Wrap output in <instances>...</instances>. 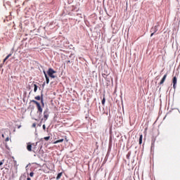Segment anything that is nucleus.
<instances>
[{
  "label": "nucleus",
  "mask_w": 180,
  "mask_h": 180,
  "mask_svg": "<svg viewBox=\"0 0 180 180\" xmlns=\"http://www.w3.org/2000/svg\"><path fill=\"white\" fill-rule=\"evenodd\" d=\"M47 74L51 78H56V76L53 75L54 74H56V71H54V70H53L52 68L49 69Z\"/></svg>",
  "instance_id": "nucleus-1"
},
{
  "label": "nucleus",
  "mask_w": 180,
  "mask_h": 180,
  "mask_svg": "<svg viewBox=\"0 0 180 180\" xmlns=\"http://www.w3.org/2000/svg\"><path fill=\"white\" fill-rule=\"evenodd\" d=\"M31 102H32V103H34L35 105H37V108L39 112H43V109H41V106L40 105L39 102H37L36 100H32Z\"/></svg>",
  "instance_id": "nucleus-2"
},
{
  "label": "nucleus",
  "mask_w": 180,
  "mask_h": 180,
  "mask_svg": "<svg viewBox=\"0 0 180 180\" xmlns=\"http://www.w3.org/2000/svg\"><path fill=\"white\" fill-rule=\"evenodd\" d=\"M34 146V143H32L30 142L27 143V151H33V150H32V148H33V146Z\"/></svg>",
  "instance_id": "nucleus-3"
},
{
  "label": "nucleus",
  "mask_w": 180,
  "mask_h": 180,
  "mask_svg": "<svg viewBox=\"0 0 180 180\" xmlns=\"http://www.w3.org/2000/svg\"><path fill=\"white\" fill-rule=\"evenodd\" d=\"M150 32L153 33H157V32H158V25H155V27H153L150 30Z\"/></svg>",
  "instance_id": "nucleus-4"
},
{
  "label": "nucleus",
  "mask_w": 180,
  "mask_h": 180,
  "mask_svg": "<svg viewBox=\"0 0 180 180\" xmlns=\"http://www.w3.org/2000/svg\"><path fill=\"white\" fill-rule=\"evenodd\" d=\"M165 79H167V74H165L162 79H161L160 82L159 83L160 85H162V84H164V82H165Z\"/></svg>",
  "instance_id": "nucleus-5"
},
{
  "label": "nucleus",
  "mask_w": 180,
  "mask_h": 180,
  "mask_svg": "<svg viewBox=\"0 0 180 180\" xmlns=\"http://www.w3.org/2000/svg\"><path fill=\"white\" fill-rule=\"evenodd\" d=\"M173 88L175 89V85H176V77H174L172 79Z\"/></svg>",
  "instance_id": "nucleus-6"
},
{
  "label": "nucleus",
  "mask_w": 180,
  "mask_h": 180,
  "mask_svg": "<svg viewBox=\"0 0 180 180\" xmlns=\"http://www.w3.org/2000/svg\"><path fill=\"white\" fill-rule=\"evenodd\" d=\"M32 86H34V92H37V85L34 83H32Z\"/></svg>",
  "instance_id": "nucleus-7"
},
{
  "label": "nucleus",
  "mask_w": 180,
  "mask_h": 180,
  "mask_svg": "<svg viewBox=\"0 0 180 180\" xmlns=\"http://www.w3.org/2000/svg\"><path fill=\"white\" fill-rule=\"evenodd\" d=\"M63 141H64V139H59V140H57V141L53 142V144H57L58 143H63Z\"/></svg>",
  "instance_id": "nucleus-8"
},
{
  "label": "nucleus",
  "mask_w": 180,
  "mask_h": 180,
  "mask_svg": "<svg viewBox=\"0 0 180 180\" xmlns=\"http://www.w3.org/2000/svg\"><path fill=\"white\" fill-rule=\"evenodd\" d=\"M155 144V138L153 136V137L152 138L151 146H152V147H154Z\"/></svg>",
  "instance_id": "nucleus-9"
},
{
  "label": "nucleus",
  "mask_w": 180,
  "mask_h": 180,
  "mask_svg": "<svg viewBox=\"0 0 180 180\" xmlns=\"http://www.w3.org/2000/svg\"><path fill=\"white\" fill-rule=\"evenodd\" d=\"M143 143V134H141L139 136V144Z\"/></svg>",
  "instance_id": "nucleus-10"
},
{
  "label": "nucleus",
  "mask_w": 180,
  "mask_h": 180,
  "mask_svg": "<svg viewBox=\"0 0 180 180\" xmlns=\"http://www.w3.org/2000/svg\"><path fill=\"white\" fill-rule=\"evenodd\" d=\"M63 176V173H58V176H56V179H60Z\"/></svg>",
  "instance_id": "nucleus-11"
},
{
  "label": "nucleus",
  "mask_w": 180,
  "mask_h": 180,
  "mask_svg": "<svg viewBox=\"0 0 180 180\" xmlns=\"http://www.w3.org/2000/svg\"><path fill=\"white\" fill-rule=\"evenodd\" d=\"M34 99H36L37 101H40V99H41V98L40 97V96H37L34 97Z\"/></svg>",
  "instance_id": "nucleus-12"
},
{
  "label": "nucleus",
  "mask_w": 180,
  "mask_h": 180,
  "mask_svg": "<svg viewBox=\"0 0 180 180\" xmlns=\"http://www.w3.org/2000/svg\"><path fill=\"white\" fill-rule=\"evenodd\" d=\"M46 84H49V82H50V79H49L47 75H46Z\"/></svg>",
  "instance_id": "nucleus-13"
},
{
  "label": "nucleus",
  "mask_w": 180,
  "mask_h": 180,
  "mask_svg": "<svg viewBox=\"0 0 180 180\" xmlns=\"http://www.w3.org/2000/svg\"><path fill=\"white\" fill-rule=\"evenodd\" d=\"M105 101L106 99L105 98V97H103V100L101 101L102 105H105Z\"/></svg>",
  "instance_id": "nucleus-14"
},
{
  "label": "nucleus",
  "mask_w": 180,
  "mask_h": 180,
  "mask_svg": "<svg viewBox=\"0 0 180 180\" xmlns=\"http://www.w3.org/2000/svg\"><path fill=\"white\" fill-rule=\"evenodd\" d=\"M12 56V53H9L5 58L6 60H8V58H9V57Z\"/></svg>",
  "instance_id": "nucleus-15"
},
{
  "label": "nucleus",
  "mask_w": 180,
  "mask_h": 180,
  "mask_svg": "<svg viewBox=\"0 0 180 180\" xmlns=\"http://www.w3.org/2000/svg\"><path fill=\"white\" fill-rule=\"evenodd\" d=\"M34 175V173L33 172L30 173V176L33 177Z\"/></svg>",
  "instance_id": "nucleus-16"
},
{
  "label": "nucleus",
  "mask_w": 180,
  "mask_h": 180,
  "mask_svg": "<svg viewBox=\"0 0 180 180\" xmlns=\"http://www.w3.org/2000/svg\"><path fill=\"white\" fill-rule=\"evenodd\" d=\"M50 169L51 171H53V169H54V165H51Z\"/></svg>",
  "instance_id": "nucleus-17"
},
{
  "label": "nucleus",
  "mask_w": 180,
  "mask_h": 180,
  "mask_svg": "<svg viewBox=\"0 0 180 180\" xmlns=\"http://www.w3.org/2000/svg\"><path fill=\"white\" fill-rule=\"evenodd\" d=\"M49 140H50V136H46V141H49Z\"/></svg>",
  "instance_id": "nucleus-18"
},
{
  "label": "nucleus",
  "mask_w": 180,
  "mask_h": 180,
  "mask_svg": "<svg viewBox=\"0 0 180 180\" xmlns=\"http://www.w3.org/2000/svg\"><path fill=\"white\" fill-rule=\"evenodd\" d=\"M5 141H9V137L8 136L5 139Z\"/></svg>",
  "instance_id": "nucleus-19"
},
{
  "label": "nucleus",
  "mask_w": 180,
  "mask_h": 180,
  "mask_svg": "<svg viewBox=\"0 0 180 180\" xmlns=\"http://www.w3.org/2000/svg\"><path fill=\"white\" fill-rule=\"evenodd\" d=\"M1 165H4V162H3V161H1V162H0V166H1Z\"/></svg>",
  "instance_id": "nucleus-20"
},
{
  "label": "nucleus",
  "mask_w": 180,
  "mask_h": 180,
  "mask_svg": "<svg viewBox=\"0 0 180 180\" xmlns=\"http://www.w3.org/2000/svg\"><path fill=\"white\" fill-rule=\"evenodd\" d=\"M155 33V32H153L151 34H150V37H153V36H154Z\"/></svg>",
  "instance_id": "nucleus-21"
},
{
  "label": "nucleus",
  "mask_w": 180,
  "mask_h": 180,
  "mask_svg": "<svg viewBox=\"0 0 180 180\" xmlns=\"http://www.w3.org/2000/svg\"><path fill=\"white\" fill-rule=\"evenodd\" d=\"M43 129H44V130H46V125L45 124L43 125Z\"/></svg>",
  "instance_id": "nucleus-22"
},
{
  "label": "nucleus",
  "mask_w": 180,
  "mask_h": 180,
  "mask_svg": "<svg viewBox=\"0 0 180 180\" xmlns=\"http://www.w3.org/2000/svg\"><path fill=\"white\" fill-rule=\"evenodd\" d=\"M27 180H32V179H30V177H27Z\"/></svg>",
  "instance_id": "nucleus-23"
},
{
  "label": "nucleus",
  "mask_w": 180,
  "mask_h": 180,
  "mask_svg": "<svg viewBox=\"0 0 180 180\" xmlns=\"http://www.w3.org/2000/svg\"><path fill=\"white\" fill-rule=\"evenodd\" d=\"M6 58H5L4 59V63H5V61H6Z\"/></svg>",
  "instance_id": "nucleus-24"
},
{
  "label": "nucleus",
  "mask_w": 180,
  "mask_h": 180,
  "mask_svg": "<svg viewBox=\"0 0 180 180\" xmlns=\"http://www.w3.org/2000/svg\"><path fill=\"white\" fill-rule=\"evenodd\" d=\"M44 117H46V115H45V114H46V112H44Z\"/></svg>",
  "instance_id": "nucleus-25"
},
{
  "label": "nucleus",
  "mask_w": 180,
  "mask_h": 180,
  "mask_svg": "<svg viewBox=\"0 0 180 180\" xmlns=\"http://www.w3.org/2000/svg\"><path fill=\"white\" fill-rule=\"evenodd\" d=\"M2 137H3V139H5V135L2 134Z\"/></svg>",
  "instance_id": "nucleus-26"
},
{
  "label": "nucleus",
  "mask_w": 180,
  "mask_h": 180,
  "mask_svg": "<svg viewBox=\"0 0 180 180\" xmlns=\"http://www.w3.org/2000/svg\"><path fill=\"white\" fill-rule=\"evenodd\" d=\"M44 74L46 76V70H44Z\"/></svg>",
  "instance_id": "nucleus-27"
},
{
  "label": "nucleus",
  "mask_w": 180,
  "mask_h": 180,
  "mask_svg": "<svg viewBox=\"0 0 180 180\" xmlns=\"http://www.w3.org/2000/svg\"><path fill=\"white\" fill-rule=\"evenodd\" d=\"M41 102L42 105H44V104L43 103V99L41 100Z\"/></svg>",
  "instance_id": "nucleus-28"
}]
</instances>
